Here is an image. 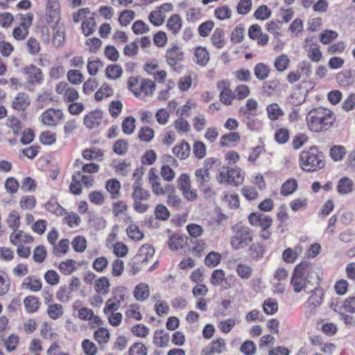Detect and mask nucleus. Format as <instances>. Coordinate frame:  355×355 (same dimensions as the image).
<instances>
[{
  "label": "nucleus",
  "mask_w": 355,
  "mask_h": 355,
  "mask_svg": "<svg viewBox=\"0 0 355 355\" xmlns=\"http://www.w3.org/2000/svg\"><path fill=\"white\" fill-rule=\"evenodd\" d=\"M319 268L306 261L297 264L293 272L291 285L293 291L299 293L302 291L309 293L313 287L318 286Z\"/></svg>",
  "instance_id": "nucleus-1"
},
{
  "label": "nucleus",
  "mask_w": 355,
  "mask_h": 355,
  "mask_svg": "<svg viewBox=\"0 0 355 355\" xmlns=\"http://www.w3.org/2000/svg\"><path fill=\"white\" fill-rule=\"evenodd\" d=\"M309 129L314 132H321L329 129L336 121L333 111L320 107L309 111L306 116Z\"/></svg>",
  "instance_id": "nucleus-2"
},
{
  "label": "nucleus",
  "mask_w": 355,
  "mask_h": 355,
  "mask_svg": "<svg viewBox=\"0 0 355 355\" xmlns=\"http://www.w3.org/2000/svg\"><path fill=\"white\" fill-rule=\"evenodd\" d=\"M301 168L305 171H316L324 166V155L316 147H311L309 150H304L300 156Z\"/></svg>",
  "instance_id": "nucleus-3"
},
{
  "label": "nucleus",
  "mask_w": 355,
  "mask_h": 355,
  "mask_svg": "<svg viewBox=\"0 0 355 355\" xmlns=\"http://www.w3.org/2000/svg\"><path fill=\"white\" fill-rule=\"evenodd\" d=\"M218 159H207L202 168H198L195 172L196 180L199 189L204 193L205 198H210L215 194L210 184L211 177L209 173V165L218 162Z\"/></svg>",
  "instance_id": "nucleus-4"
},
{
  "label": "nucleus",
  "mask_w": 355,
  "mask_h": 355,
  "mask_svg": "<svg viewBox=\"0 0 355 355\" xmlns=\"http://www.w3.org/2000/svg\"><path fill=\"white\" fill-rule=\"evenodd\" d=\"M132 188V207L134 210L139 214L145 213L148 209L149 205L143 202L150 199L151 196L150 191L143 188L142 183L139 180H136Z\"/></svg>",
  "instance_id": "nucleus-5"
},
{
  "label": "nucleus",
  "mask_w": 355,
  "mask_h": 355,
  "mask_svg": "<svg viewBox=\"0 0 355 355\" xmlns=\"http://www.w3.org/2000/svg\"><path fill=\"white\" fill-rule=\"evenodd\" d=\"M232 230L234 235L232 237L230 243L234 250L243 249L252 241V232L248 227L236 224Z\"/></svg>",
  "instance_id": "nucleus-6"
},
{
  "label": "nucleus",
  "mask_w": 355,
  "mask_h": 355,
  "mask_svg": "<svg viewBox=\"0 0 355 355\" xmlns=\"http://www.w3.org/2000/svg\"><path fill=\"white\" fill-rule=\"evenodd\" d=\"M310 292L311 295L304 303V315L306 318L315 316L323 302L324 291L321 288L315 286Z\"/></svg>",
  "instance_id": "nucleus-7"
},
{
  "label": "nucleus",
  "mask_w": 355,
  "mask_h": 355,
  "mask_svg": "<svg viewBox=\"0 0 355 355\" xmlns=\"http://www.w3.org/2000/svg\"><path fill=\"white\" fill-rule=\"evenodd\" d=\"M177 185L186 199L193 200L197 198L196 191L191 189V180L188 174L182 173L177 180Z\"/></svg>",
  "instance_id": "nucleus-8"
},
{
  "label": "nucleus",
  "mask_w": 355,
  "mask_h": 355,
  "mask_svg": "<svg viewBox=\"0 0 355 355\" xmlns=\"http://www.w3.org/2000/svg\"><path fill=\"white\" fill-rule=\"evenodd\" d=\"M248 219L252 225L259 227L261 230L269 229L272 222V219L270 216L260 212L250 214Z\"/></svg>",
  "instance_id": "nucleus-9"
},
{
  "label": "nucleus",
  "mask_w": 355,
  "mask_h": 355,
  "mask_svg": "<svg viewBox=\"0 0 355 355\" xmlns=\"http://www.w3.org/2000/svg\"><path fill=\"white\" fill-rule=\"evenodd\" d=\"M155 88L156 85L153 80L140 78L139 88L132 89V93L137 97H145L152 95Z\"/></svg>",
  "instance_id": "nucleus-10"
},
{
  "label": "nucleus",
  "mask_w": 355,
  "mask_h": 355,
  "mask_svg": "<svg viewBox=\"0 0 355 355\" xmlns=\"http://www.w3.org/2000/svg\"><path fill=\"white\" fill-rule=\"evenodd\" d=\"M64 114L62 110L50 108L46 110L42 115V121L48 126H55L60 119H62Z\"/></svg>",
  "instance_id": "nucleus-11"
},
{
  "label": "nucleus",
  "mask_w": 355,
  "mask_h": 355,
  "mask_svg": "<svg viewBox=\"0 0 355 355\" xmlns=\"http://www.w3.org/2000/svg\"><path fill=\"white\" fill-rule=\"evenodd\" d=\"M183 51L176 44L166 51V60L171 67H175L179 62L183 60Z\"/></svg>",
  "instance_id": "nucleus-12"
},
{
  "label": "nucleus",
  "mask_w": 355,
  "mask_h": 355,
  "mask_svg": "<svg viewBox=\"0 0 355 355\" xmlns=\"http://www.w3.org/2000/svg\"><path fill=\"white\" fill-rule=\"evenodd\" d=\"M24 72L28 76V80L31 84H40L44 80L42 70L34 64H31L24 69Z\"/></svg>",
  "instance_id": "nucleus-13"
},
{
  "label": "nucleus",
  "mask_w": 355,
  "mask_h": 355,
  "mask_svg": "<svg viewBox=\"0 0 355 355\" xmlns=\"http://www.w3.org/2000/svg\"><path fill=\"white\" fill-rule=\"evenodd\" d=\"M29 96L24 92H19L12 102V107L17 111H24L30 105Z\"/></svg>",
  "instance_id": "nucleus-14"
},
{
  "label": "nucleus",
  "mask_w": 355,
  "mask_h": 355,
  "mask_svg": "<svg viewBox=\"0 0 355 355\" xmlns=\"http://www.w3.org/2000/svg\"><path fill=\"white\" fill-rule=\"evenodd\" d=\"M103 113L100 110H94L87 114L84 118V124L89 129L98 126L102 121Z\"/></svg>",
  "instance_id": "nucleus-15"
},
{
  "label": "nucleus",
  "mask_w": 355,
  "mask_h": 355,
  "mask_svg": "<svg viewBox=\"0 0 355 355\" xmlns=\"http://www.w3.org/2000/svg\"><path fill=\"white\" fill-rule=\"evenodd\" d=\"M210 282L215 286H221L225 288H230L231 286L225 280V273L221 269L214 270L210 277Z\"/></svg>",
  "instance_id": "nucleus-16"
},
{
  "label": "nucleus",
  "mask_w": 355,
  "mask_h": 355,
  "mask_svg": "<svg viewBox=\"0 0 355 355\" xmlns=\"http://www.w3.org/2000/svg\"><path fill=\"white\" fill-rule=\"evenodd\" d=\"M229 184L232 186H239L244 180L245 173L240 168L235 167L228 168Z\"/></svg>",
  "instance_id": "nucleus-17"
},
{
  "label": "nucleus",
  "mask_w": 355,
  "mask_h": 355,
  "mask_svg": "<svg viewBox=\"0 0 355 355\" xmlns=\"http://www.w3.org/2000/svg\"><path fill=\"white\" fill-rule=\"evenodd\" d=\"M42 286V283L41 279L35 276H28L26 277L21 285L22 289H29L33 292H37L40 291Z\"/></svg>",
  "instance_id": "nucleus-18"
},
{
  "label": "nucleus",
  "mask_w": 355,
  "mask_h": 355,
  "mask_svg": "<svg viewBox=\"0 0 355 355\" xmlns=\"http://www.w3.org/2000/svg\"><path fill=\"white\" fill-rule=\"evenodd\" d=\"M65 42L64 28L62 26L57 24L53 29V44L56 48L61 47Z\"/></svg>",
  "instance_id": "nucleus-19"
},
{
  "label": "nucleus",
  "mask_w": 355,
  "mask_h": 355,
  "mask_svg": "<svg viewBox=\"0 0 355 355\" xmlns=\"http://www.w3.org/2000/svg\"><path fill=\"white\" fill-rule=\"evenodd\" d=\"M182 19L178 14L172 15L166 22V27L174 35H176L182 26Z\"/></svg>",
  "instance_id": "nucleus-20"
},
{
  "label": "nucleus",
  "mask_w": 355,
  "mask_h": 355,
  "mask_svg": "<svg viewBox=\"0 0 355 355\" xmlns=\"http://www.w3.org/2000/svg\"><path fill=\"white\" fill-rule=\"evenodd\" d=\"M33 241V238L24 233L21 230L13 231L10 236V241L12 245H18L21 243H30Z\"/></svg>",
  "instance_id": "nucleus-21"
},
{
  "label": "nucleus",
  "mask_w": 355,
  "mask_h": 355,
  "mask_svg": "<svg viewBox=\"0 0 355 355\" xmlns=\"http://www.w3.org/2000/svg\"><path fill=\"white\" fill-rule=\"evenodd\" d=\"M155 253L154 248L148 245H145L139 248L138 254L135 256V259L141 263L148 261V258L152 257Z\"/></svg>",
  "instance_id": "nucleus-22"
},
{
  "label": "nucleus",
  "mask_w": 355,
  "mask_h": 355,
  "mask_svg": "<svg viewBox=\"0 0 355 355\" xmlns=\"http://www.w3.org/2000/svg\"><path fill=\"white\" fill-rule=\"evenodd\" d=\"M150 295L148 286L145 283H140L137 285L134 290V296L138 301H144Z\"/></svg>",
  "instance_id": "nucleus-23"
},
{
  "label": "nucleus",
  "mask_w": 355,
  "mask_h": 355,
  "mask_svg": "<svg viewBox=\"0 0 355 355\" xmlns=\"http://www.w3.org/2000/svg\"><path fill=\"white\" fill-rule=\"evenodd\" d=\"M173 153L178 158L184 159L190 154V146L187 142L183 141L173 148Z\"/></svg>",
  "instance_id": "nucleus-24"
},
{
  "label": "nucleus",
  "mask_w": 355,
  "mask_h": 355,
  "mask_svg": "<svg viewBox=\"0 0 355 355\" xmlns=\"http://www.w3.org/2000/svg\"><path fill=\"white\" fill-rule=\"evenodd\" d=\"M110 282L105 277H102L95 282L94 289L100 295H105L110 291Z\"/></svg>",
  "instance_id": "nucleus-25"
},
{
  "label": "nucleus",
  "mask_w": 355,
  "mask_h": 355,
  "mask_svg": "<svg viewBox=\"0 0 355 355\" xmlns=\"http://www.w3.org/2000/svg\"><path fill=\"white\" fill-rule=\"evenodd\" d=\"M105 72L109 80H116L121 76L123 69L119 64H112L106 67Z\"/></svg>",
  "instance_id": "nucleus-26"
},
{
  "label": "nucleus",
  "mask_w": 355,
  "mask_h": 355,
  "mask_svg": "<svg viewBox=\"0 0 355 355\" xmlns=\"http://www.w3.org/2000/svg\"><path fill=\"white\" fill-rule=\"evenodd\" d=\"M265 253V249L263 245L259 243H253L248 249V255L254 260L261 259Z\"/></svg>",
  "instance_id": "nucleus-27"
},
{
  "label": "nucleus",
  "mask_w": 355,
  "mask_h": 355,
  "mask_svg": "<svg viewBox=\"0 0 355 355\" xmlns=\"http://www.w3.org/2000/svg\"><path fill=\"white\" fill-rule=\"evenodd\" d=\"M353 182L347 177L342 178L337 185V191L340 194H347L352 191Z\"/></svg>",
  "instance_id": "nucleus-28"
},
{
  "label": "nucleus",
  "mask_w": 355,
  "mask_h": 355,
  "mask_svg": "<svg viewBox=\"0 0 355 355\" xmlns=\"http://www.w3.org/2000/svg\"><path fill=\"white\" fill-rule=\"evenodd\" d=\"M114 94L112 88L107 84L104 83L101 87L96 92L94 98L96 101H102L105 98H108Z\"/></svg>",
  "instance_id": "nucleus-29"
},
{
  "label": "nucleus",
  "mask_w": 355,
  "mask_h": 355,
  "mask_svg": "<svg viewBox=\"0 0 355 355\" xmlns=\"http://www.w3.org/2000/svg\"><path fill=\"white\" fill-rule=\"evenodd\" d=\"M270 71L269 67L262 62L258 63L254 69V76L260 80L266 79L269 76Z\"/></svg>",
  "instance_id": "nucleus-30"
},
{
  "label": "nucleus",
  "mask_w": 355,
  "mask_h": 355,
  "mask_svg": "<svg viewBox=\"0 0 355 355\" xmlns=\"http://www.w3.org/2000/svg\"><path fill=\"white\" fill-rule=\"evenodd\" d=\"M236 272L243 280L249 279L252 275L251 266L246 263H239L236 268Z\"/></svg>",
  "instance_id": "nucleus-31"
},
{
  "label": "nucleus",
  "mask_w": 355,
  "mask_h": 355,
  "mask_svg": "<svg viewBox=\"0 0 355 355\" xmlns=\"http://www.w3.org/2000/svg\"><path fill=\"white\" fill-rule=\"evenodd\" d=\"M94 338L99 344H106L110 340V334L107 329L99 327L94 331Z\"/></svg>",
  "instance_id": "nucleus-32"
},
{
  "label": "nucleus",
  "mask_w": 355,
  "mask_h": 355,
  "mask_svg": "<svg viewBox=\"0 0 355 355\" xmlns=\"http://www.w3.org/2000/svg\"><path fill=\"white\" fill-rule=\"evenodd\" d=\"M195 56L196 62L201 66H205L209 60L208 51L205 48L201 46L196 49Z\"/></svg>",
  "instance_id": "nucleus-33"
},
{
  "label": "nucleus",
  "mask_w": 355,
  "mask_h": 355,
  "mask_svg": "<svg viewBox=\"0 0 355 355\" xmlns=\"http://www.w3.org/2000/svg\"><path fill=\"white\" fill-rule=\"evenodd\" d=\"M24 306L28 313H34L37 311L40 306V302L35 296H28L24 300Z\"/></svg>",
  "instance_id": "nucleus-34"
},
{
  "label": "nucleus",
  "mask_w": 355,
  "mask_h": 355,
  "mask_svg": "<svg viewBox=\"0 0 355 355\" xmlns=\"http://www.w3.org/2000/svg\"><path fill=\"white\" fill-rule=\"evenodd\" d=\"M96 22L94 17H89L82 23L81 28L85 36L92 35L96 31Z\"/></svg>",
  "instance_id": "nucleus-35"
},
{
  "label": "nucleus",
  "mask_w": 355,
  "mask_h": 355,
  "mask_svg": "<svg viewBox=\"0 0 355 355\" xmlns=\"http://www.w3.org/2000/svg\"><path fill=\"white\" fill-rule=\"evenodd\" d=\"M224 32L220 28H216L214 31L211 40L214 46L218 49H221L225 44V40L223 39Z\"/></svg>",
  "instance_id": "nucleus-36"
},
{
  "label": "nucleus",
  "mask_w": 355,
  "mask_h": 355,
  "mask_svg": "<svg viewBox=\"0 0 355 355\" xmlns=\"http://www.w3.org/2000/svg\"><path fill=\"white\" fill-rule=\"evenodd\" d=\"M76 268V261L72 259L62 261L59 265L60 271L65 275H71Z\"/></svg>",
  "instance_id": "nucleus-37"
},
{
  "label": "nucleus",
  "mask_w": 355,
  "mask_h": 355,
  "mask_svg": "<svg viewBox=\"0 0 355 355\" xmlns=\"http://www.w3.org/2000/svg\"><path fill=\"white\" fill-rule=\"evenodd\" d=\"M48 315L53 320H57L62 316L64 313L63 307L61 304H51L47 308Z\"/></svg>",
  "instance_id": "nucleus-38"
},
{
  "label": "nucleus",
  "mask_w": 355,
  "mask_h": 355,
  "mask_svg": "<svg viewBox=\"0 0 355 355\" xmlns=\"http://www.w3.org/2000/svg\"><path fill=\"white\" fill-rule=\"evenodd\" d=\"M126 232L130 239L135 241H140L144 238V234L140 231L138 225L136 224H130Z\"/></svg>",
  "instance_id": "nucleus-39"
},
{
  "label": "nucleus",
  "mask_w": 355,
  "mask_h": 355,
  "mask_svg": "<svg viewBox=\"0 0 355 355\" xmlns=\"http://www.w3.org/2000/svg\"><path fill=\"white\" fill-rule=\"evenodd\" d=\"M68 80L73 85H80L84 80L83 75L79 70L70 69L67 74Z\"/></svg>",
  "instance_id": "nucleus-40"
},
{
  "label": "nucleus",
  "mask_w": 355,
  "mask_h": 355,
  "mask_svg": "<svg viewBox=\"0 0 355 355\" xmlns=\"http://www.w3.org/2000/svg\"><path fill=\"white\" fill-rule=\"evenodd\" d=\"M297 187V181L294 179H289L283 184L281 188V194L283 196H288L296 190Z\"/></svg>",
  "instance_id": "nucleus-41"
},
{
  "label": "nucleus",
  "mask_w": 355,
  "mask_h": 355,
  "mask_svg": "<svg viewBox=\"0 0 355 355\" xmlns=\"http://www.w3.org/2000/svg\"><path fill=\"white\" fill-rule=\"evenodd\" d=\"M267 113L268 118L271 120H277L280 116L283 115V112L277 103H272L268 105Z\"/></svg>",
  "instance_id": "nucleus-42"
},
{
  "label": "nucleus",
  "mask_w": 355,
  "mask_h": 355,
  "mask_svg": "<svg viewBox=\"0 0 355 355\" xmlns=\"http://www.w3.org/2000/svg\"><path fill=\"white\" fill-rule=\"evenodd\" d=\"M8 226L16 231L20 226V215L17 211H12L10 213L8 220Z\"/></svg>",
  "instance_id": "nucleus-43"
},
{
  "label": "nucleus",
  "mask_w": 355,
  "mask_h": 355,
  "mask_svg": "<svg viewBox=\"0 0 355 355\" xmlns=\"http://www.w3.org/2000/svg\"><path fill=\"white\" fill-rule=\"evenodd\" d=\"M69 245V241L68 239H62L58 245L53 248V254L57 257L64 255L68 250Z\"/></svg>",
  "instance_id": "nucleus-44"
},
{
  "label": "nucleus",
  "mask_w": 355,
  "mask_h": 355,
  "mask_svg": "<svg viewBox=\"0 0 355 355\" xmlns=\"http://www.w3.org/2000/svg\"><path fill=\"white\" fill-rule=\"evenodd\" d=\"M128 291L127 288L123 286L117 287L113 292V299L121 305L123 302L128 298Z\"/></svg>",
  "instance_id": "nucleus-45"
},
{
  "label": "nucleus",
  "mask_w": 355,
  "mask_h": 355,
  "mask_svg": "<svg viewBox=\"0 0 355 355\" xmlns=\"http://www.w3.org/2000/svg\"><path fill=\"white\" fill-rule=\"evenodd\" d=\"M121 188L120 182L116 180H112L107 182L106 189L110 193L112 198H116L119 196V191Z\"/></svg>",
  "instance_id": "nucleus-46"
},
{
  "label": "nucleus",
  "mask_w": 355,
  "mask_h": 355,
  "mask_svg": "<svg viewBox=\"0 0 355 355\" xmlns=\"http://www.w3.org/2000/svg\"><path fill=\"white\" fill-rule=\"evenodd\" d=\"M135 119L132 116L126 117L122 122V130L125 135H131L135 129Z\"/></svg>",
  "instance_id": "nucleus-47"
},
{
  "label": "nucleus",
  "mask_w": 355,
  "mask_h": 355,
  "mask_svg": "<svg viewBox=\"0 0 355 355\" xmlns=\"http://www.w3.org/2000/svg\"><path fill=\"white\" fill-rule=\"evenodd\" d=\"M8 121V126L12 129L13 134L19 135L23 128L22 123L14 116H10Z\"/></svg>",
  "instance_id": "nucleus-48"
},
{
  "label": "nucleus",
  "mask_w": 355,
  "mask_h": 355,
  "mask_svg": "<svg viewBox=\"0 0 355 355\" xmlns=\"http://www.w3.org/2000/svg\"><path fill=\"white\" fill-rule=\"evenodd\" d=\"M80 175L81 172L78 171L72 175V182L70 184L69 189L70 191L75 195H78L82 192V186L78 177V175Z\"/></svg>",
  "instance_id": "nucleus-49"
},
{
  "label": "nucleus",
  "mask_w": 355,
  "mask_h": 355,
  "mask_svg": "<svg viewBox=\"0 0 355 355\" xmlns=\"http://www.w3.org/2000/svg\"><path fill=\"white\" fill-rule=\"evenodd\" d=\"M271 15V10L266 6H259L254 12V16L257 19L266 20Z\"/></svg>",
  "instance_id": "nucleus-50"
},
{
  "label": "nucleus",
  "mask_w": 355,
  "mask_h": 355,
  "mask_svg": "<svg viewBox=\"0 0 355 355\" xmlns=\"http://www.w3.org/2000/svg\"><path fill=\"white\" fill-rule=\"evenodd\" d=\"M154 137V130L150 127L141 128L138 132V137L142 141L149 142Z\"/></svg>",
  "instance_id": "nucleus-51"
},
{
  "label": "nucleus",
  "mask_w": 355,
  "mask_h": 355,
  "mask_svg": "<svg viewBox=\"0 0 355 355\" xmlns=\"http://www.w3.org/2000/svg\"><path fill=\"white\" fill-rule=\"evenodd\" d=\"M4 186L8 193L10 194H14L17 192L19 187V183L15 178L10 177L6 180Z\"/></svg>",
  "instance_id": "nucleus-52"
},
{
  "label": "nucleus",
  "mask_w": 355,
  "mask_h": 355,
  "mask_svg": "<svg viewBox=\"0 0 355 355\" xmlns=\"http://www.w3.org/2000/svg\"><path fill=\"white\" fill-rule=\"evenodd\" d=\"M154 213L156 218L162 220H166L170 216L169 211L162 204H159L155 207Z\"/></svg>",
  "instance_id": "nucleus-53"
},
{
  "label": "nucleus",
  "mask_w": 355,
  "mask_h": 355,
  "mask_svg": "<svg viewBox=\"0 0 355 355\" xmlns=\"http://www.w3.org/2000/svg\"><path fill=\"white\" fill-rule=\"evenodd\" d=\"M168 337L163 331H156L153 337V343L158 347L166 346Z\"/></svg>",
  "instance_id": "nucleus-54"
},
{
  "label": "nucleus",
  "mask_w": 355,
  "mask_h": 355,
  "mask_svg": "<svg viewBox=\"0 0 355 355\" xmlns=\"http://www.w3.org/2000/svg\"><path fill=\"white\" fill-rule=\"evenodd\" d=\"M263 308L266 314L272 315L277 311L278 304L275 299L268 298L265 300Z\"/></svg>",
  "instance_id": "nucleus-55"
},
{
  "label": "nucleus",
  "mask_w": 355,
  "mask_h": 355,
  "mask_svg": "<svg viewBox=\"0 0 355 355\" xmlns=\"http://www.w3.org/2000/svg\"><path fill=\"white\" fill-rule=\"evenodd\" d=\"M240 138L238 132H234L223 135L220 139V145L222 147L228 146L230 142L239 141Z\"/></svg>",
  "instance_id": "nucleus-56"
},
{
  "label": "nucleus",
  "mask_w": 355,
  "mask_h": 355,
  "mask_svg": "<svg viewBox=\"0 0 355 355\" xmlns=\"http://www.w3.org/2000/svg\"><path fill=\"white\" fill-rule=\"evenodd\" d=\"M289 62L290 60L288 56L285 54H283L276 58L275 62V67L277 71H284L288 68Z\"/></svg>",
  "instance_id": "nucleus-57"
},
{
  "label": "nucleus",
  "mask_w": 355,
  "mask_h": 355,
  "mask_svg": "<svg viewBox=\"0 0 355 355\" xmlns=\"http://www.w3.org/2000/svg\"><path fill=\"white\" fill-rule=\"evenodd\" d=\"M135 17V12L131 10H125L119 15V21L123 26H128Z\"/></svg>",
  "instance_id": "nucleus-58"
},
{
  "label": "nucleus",
  "mask_w": 355,
  "mask_h": 355,
  "mask_svg": "<svg viewBox=\"0 0 355 355\" xmlns=\"http://www.w3.org/2000/svg\"><path fill=\"white\" fill-rule=\"evenodd\" d=\"M338 37V33L331 30H325L320 35V40L322 44H327L331 43Z\"/></svg>",
  "instance_id": "nucleus-59"
},
{
  "label": "nucleus",
  "mask_w": 355,
  "mask_h": 355,
  "mask_svg": "<svg viewBox=\"0 0 355 355\" xmlns=\"http://www.w3.org/2000/svg\"><path fill=\"white\" fill-rule=\"evenodd\" d=\"M148 19L155 26H159L164 22V16L159 10L152 11L148 15Z\"/></svg>",
  "instance_id": "nucleus-60"
},
{
  "label": "nucleus",
  "mask_w": 355,
  "mask_h": 355,
  "mask_svg": "<svg viewBox=\"0 0 355 355\" xmlns=\"http://www.w3.org/2000/svg\"><path fill=\"white\" fill-rule=\"evenodd\" d=\"M45 208L48 211L58 216L62 215L64 211V209L55 200L47 202L45 205Z\"/></svg>",
  "instance_id": "nucleus-61"
},
{
  "label": "nucleus",
  "mask_w": 355,
  "mask_h": 355,
  "mask_svg": "<svg viewBox=\"0 0 355 355\" xmlns=\"http://www.w3.org/2000/svg\"><path fill=\"white\" fill-rule=\"evenodd\" d=\"M193 153L198 159H202L206 155V146L202 141H195L193 146Z\"/></svg>",
  "instance_id": "nucleus-62"
},
{
  "label": "nucleus",
  "mask_w": 355,
  "mask_h": 355,
  "mask_svg": "<svg viewBox=\"0 0 355 355\" xmlns=\"http://www.w3.org/2000/svg\"><path fill=\"white\" fill-rule=\"evenodd\" d=\"M275 141L280 144L286 143L289 139L288 130L284 128L277 129L275 134Z\"/></svg>",
  "instance_id": "nucleus-63"
},
{
  "label": "nucleus",
  "mask_w": 355,
  "mask_h": 355,
  "mask_svg": "<svg viewBox=\"0 0 355 355\" xmlns=\"http://www.w3.org/2000/svg\"><path fill=\"white\" fill-rule=\"evenodd\" d=\"M129 355H146V347L140 343H135L129 349Z\"/></svg>",
  "instance_id": "nucleus-64"
}]
</instances>
